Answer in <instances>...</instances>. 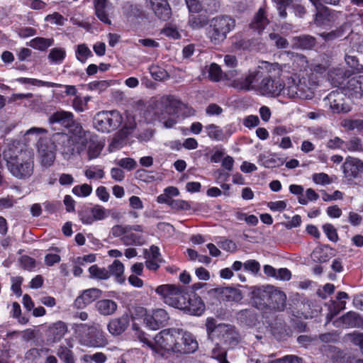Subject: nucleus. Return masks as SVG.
I'll return each instance as SVG.
<instances>
[{
  "instance_id": "1",
  "label": "nucleus",
  "mask_w": 363,
  "mask_h": 363,
  "mask_svg": "<svg viewBox=\"0 0 363 363\" xmlns=\"http://www.w3.org/2000/svg\"><path fill=\"white\" fill-rule=\"evenodd\" d=\"M282 67L277 63L262 61L259 64V81L256 92L267 97H278L286 95V86L280 79Z\"/></svg>"
},
{
  "instance_id": "2",
  "label": "nucleus",
  "mask_w": 363,
  "mask_h": 363,
  "mask_svg": "<svg viewBox=\"0 0 363 363\" xmlns=\"http://www.w3.org/2000/svg\"><path fill=\"white\" fill-rule=\"evenodd\" d=\"M348 71L340 68L334 69L329 74L330 80L335 86H341L345 94L352 99H363V75L348 78Z\"/></svg>"
},
{
  "instance_id": "3",
  "label": "nucleus",
  "mask_w": 363,
  "mask_h": 363,
  "mask_svg": "<svg viewBox=\"0 0 363 363\" xmlns=\"http://www.w3.org/2000/svg\"><path fill=\"white\" fill-rule=\"evenodd\" d=\"M236 26L235 19L229 15H218L210 20L206 36L213 45L221 44Z\"/></svg>"
},
{
  "instance_id": "4",
  "label": "nucleus",
  "mask_w": 363,
  "mask_h": 363,
  "mask_svg": "<svg viewBox=\"0 0 363 363\" xmlns=\"http://www.w3.org/2000/svg\"><path fill=\"white\" fill-rule=\"evenodd\" d=\"M180 107V101L173 96H163L155 103V114L165 128H172L177 123L176 114Z\"/></svg>"
},
{
  "instance_id": "5",
  "label": "nucleus",
  "mask_w": 363,
  "mask_h": 363,
  "mask_svg": "<svg viewBox=\"0 0 363 363\" xmlns=\"http://www.w3.org/2000/svg\"><path fill=\"white\" fill-rule=\"evenodd\" d=\"M7 167L13 177L20 179H27L33 173V157L30 152H21L19 155L7 160Z\"/></svg>"
},
{
  "instance_id": "6",
  "label": "nucleus",
  "mask_w": 363,
  "mask_h": 363,
  "mask_svg": "<svg viewBox=\"0 0 363 363\" xmlns=\"http://www.w3.org/2000/svg\"><path fill=\"white\" fill-rule=\"evenodd\" d=\"M76 332L80 343L89 347H104L108 344L104 333L95 325L87 324H77Z\"/></svg>"
},
{
  "instance_id": "7",
  "label": "nucleus",
  "mask_w": 363,
  "mask_h": 363,
  "mask_svg": "<svg viewBox=\"0 0 363 363\" xmlns=\"http://www.w3.org/2000/svg\"><path fill=\"white\" fill-rule=\"evenodd\" d=\"M155 291L169 306L179 310L185 307L187 294L185 287L176 284H163L157 286Z\"/></svg>"
},
{
  "instance_id": "8",
  "label": "nucleus",
  "mask_w": 363,
  "mask_h": 363,
  "mask_svg": "<svg viewBox=\"0 0 363 363\" xmlns=\"http://www.w3.org/2000/svg\"><path fill=\"white\" fill-rule=\"evenodd\" d=\"M123 121L122 114L118 111H103L95 115L94 125L101 133H110L119 128Z\"/></svg>"
},
{
  "instance_id": "9",
  "label": "nucleus",
  "mask_w": 363,
  "mask_h": 363,
  "mask_svg": "<svg viewBox=\"0 0 363 363\" xmlns=\"http://www.w3.org/2000/svg\"><path fill=\"white\" fill-rule=\"evenodd\" d=\"M55 143L53 134L50 138L41 137L38 142V152L41 164L45 167H50L54 164L57 150Z\"/></svg>"
},
{
  "instance_id": "10",
  "label": "nucleus",
  "mask_w": 363,
  "mask_h": 363,
  "mask_svg": "<svg viewBox=\"0 0 363 363\" xmlns=\"http://www.w3.org/2000/svg\"><path fill=\"white\" fill-rule=\"evenodd\" d=\"M259 75H261V72L259 73V65L255 69L249 70L241 77H235V76L230 80V86L238 91H256Z\"/></svg>"
},
{
  "instance_id": "11",
  "label": "nucleus",
  "mask_w": 363,
  "mask_h": 363,
  "mask_svg": "<svg viewBox=\"0 0 363 363\" xmlns=\"http://www.w3.org/2000/svg\"><path fill=\"white\" fill-rule=\"evenodd\" d=\"M48 121L50 124L57 123L66 128H72L73 134L78 135L79 138L86 136L82 125L75 123L74 115L71 112L65 111H57L49 117Z\"/></svg>"
},
{
  "instance_id": "12",
  "label": "nucleus",
  "mask_w": 363,
  "mask_h": 363,
  "mask_svg": "<svg viewBox=\"0 0 363 363\" xmlns=\"http://www.w3.org/2000/svg\"><path fill=\"white\" fill-rule=\"evenodd\" d=\"M286 89V95L289 98L309 99L313 96V91L307 85L306 79H300L297 77L288 79Z\"/></svg>"
},
{
  "instance_id": "13",
  "label": "nucleus",
  "mask_w": 363,
  "mask_h": 363,
  "mask_svg": "<svg viewBox=\"0 0 363 363\" xmlns=\"http://www.w3.org/2000/svg\"><path fill=\"white\" fill-rule=\"evenodd\" d=\"M177 329L172 328L163 330L157 333L154 338V347L152 349L157 350V348L164 350L165 351L173 352H176V342L177 336Z\"/></svg>"
},
{
  "instance_id": "14",
  "label": "nucleus",
  "mask_w": 363,
  "mask_h": 363,
  "mask_svg": "<svg viewBox=\"0 0 363 363\" xmlns=\"http://www.w3.org/2000/svg\"><path fill=\"white\" fill-rule=\"evenodd\" d=\"M177 334L176 353L191 354L198 349V342L191 333L177 329Z\"/></svg>"
},
{
  "instance_id": "15",
  "label": "nucleus",
  "mask_w": 363,
  "mask_h": 363,
  "mask_svg": "<svg viewBox=\"0 0 363 363\" xmlns=\"http://www.w3.org/2000/svg\"><path fill=\"white\" fill-rule=\"evenodd\" d=\"M320 36L325 42H332L337 40H344L345 41L353 40L354 38H358L357 35H353L351 26L349 23H343L340 27L330 32H323Z\"/></svg>"
},
{
  "instance_id": "16",
  "label": "nucleus",
  "mask_w": 363,
  "mask_h": 363,
  "mask_svg": "<svg viewBox=\"0 0 363 363\" xmlns=\"http://www.w3.org/2000/svg\"><path fill=\"white\" fill-rule=\"evenodd\" d=\"M208 294L220 301L239 302L242 299L241 291L230 286L213 288Z\"/></svg>"
},
{
  "instance_id": "17",
  "label": "nucleus",
  "mask_w": 363,
  "mask_h": 363,
  "mask_svg": "<svg viewBox=\"0 0 363 363\" xmlns=\"http://www.w3.org/2000/svg\"><path fill=\"white\" fill-rule=\"evenodd\" d=\"M272 286L255 287L252 291V304L259 310L269 308Z\"/></svg>"
},
{
  "instance_id": "18",
  "label": "nucleus",
  "mask_w": 363,
  "mask_h": 363,
  "mask_svg": "<svg viewBox=\"0 0 363 363\" xmlns=\"http://www.w3.org/2000/svg\"><path fill=\"white\" fill-rule=\"evenodd\" d=\"M149 9L160 20L166 21L172 16V9L167 0H146Z\"/></svg>"
},
{
  "instance_id": "19",
  "label": "nucleus",
  "mask_w": 363,
  "mask_h": 363,
  "mask_svg": "<svg viewBox=\"0 0 363 363\" xmlns=\"http://www.w3.org/2000/svg\"><path fill=\"white\" fill-rule=\"evenodd\" d=\"M218 332L217 337L229 348L235 347L240 342V335L234 325L225 324Z\"/></svg>"
},
{
  "instance_id": "20",
  "label": "nucleus",
  "mask_w": 363,
  "mask_h": 363,
  "mask_svg": "<svg viewBox=\"0 0 363 363\" xmlns=\"http://www.w3.org/2000/svg\"><path fill=\"white\" fill-rule=\"evenodd\" d=\"M270 23L268 11L265 6L260 7L253 16L249 28L254 33L261 34Z\"/></svg>"
},
{
  "instance_id": "21",
  "label": "nucleus",
  "mask_w": 363,
  "mask_h": 363,
  "mask_svg": "<svg viewBox=\"0 0 363 363\" xmlns=\"http://www.w3.org/2000/svg\"><path fill=\"white\" fill-rule=\"evenodd\" d=\"M169 320L167 311L162 308L155 310L152 314L146 315L144 318V323L152 330H158L164 327Z\"/></svg>"
},
{
  "instance_id": "22",
  "label": "nucleus",
  "mask_w": 363,
  "mask_h": 363,
  "mask_svg": "<svg viewBox=\"0 0 363 363\" xmlns=\"http://www.w3.org/2000/svg\"><path fill=\"white\" fill-rule=\"evenodd\" d=\"M185 307H182L181 310L185 313L193 315H201L205 310V304L201 297L193 295L190 296L187 293L185 300Z\"/></svg>"
},
{
  "instance_id": "23",
  "label": "nucleus",
  "mask_w": 363,
  "mask_h": 363,
  "mask_svg": "<svg viewBox=\"0 0 363 363\" xmlns=\"http://www.w3.org/2000/svg\"><path fill=\"white\" fill-rule=\"evenodd\" d=\"M345 62L346 65L354 72H363V55L362 50H354L352 48L348 50H345Z\"/></svg>"
},
{
  "instance_id": "24",
  "label": "nucleus",
  "mask_w": 363,
  "mask_h": 363,
  "mask_svg": "<svg viewBox=\"0 0 363 363\" xmlns=\"http://www.w3.org/2000/svg\"><path fill=\"white\" fill-rule=\"evenodd\" d=\"M75 136H69L67 134L64 133H53V140L56 142H61L63 143V154L68 155H73L75 153L80 154L79 150H76L75 144L76 135Z\"/></svg>"
},
{
  "instance_id": "25",
  "label": "nucleus",
  "mask_w": 363,
  "mask_h": 363,
  "mask_svg": "<svg viewBox=\"0 0 363 363\" xmlns=\"http://www.w3.org/2000/svg\"><path fill=\"white\" fill-rule=\"evenodd\" d=\"M342 168L345 177L351 180L363 172V162L359 159L349 157L344 162Z\"/></svg>"
},
{
  "instance_id": "26",
  "label": "nucleus",
  "mask_w": 363,
  "mask_h": 363,
  "mask_svg": "<svg viewBox=\"0 0 363 363\" xmlns=\"http://www.w3.org/2000/svg\"><path fill=\"white\" fill-rule=\"evenodd\" d=\"M101 291L96 288H91L84 290L74 301V306L77 308H82L90 304L100 297Z\"/></svg>"
},
{
  "instance_id": "27",
  "label": "nucleus",
  "mask_w": 363,
  "mask_h": 363,
  "mask_svg": "<svg viewBox=\"0 0 363 363\" xmlns=\"http://www.w3.org/2000/svg\"><path fill=\"white\" fill-rule=\"evenodd\" d=\"M270 293L269 306V308L282 311L286 307V294L272 286Z\"/></svg>"
},
{
  "instance_id": "28",
  "label": "nucleus",
  "mask_w": 363,
  "mask_h": 363,
  "mask_svg": "<svg viewBox=\"0 0 363 363\" xmlns=\"http://www.w3.org/2000/svg\"><path fill=\"white\" fill-rule=\"evenodd\" d=\"M335 323L337 326L342 325L345 328H358L363 325V319L358 313L350 311L337 320Z\"/></svg>"
},
{
  "instance_id": "29",
  "label": "nucleus",
  "mask_w": 363,
  "mask_h": 363,
  "mask_svg": "<svg viewBox=\"0 0 363 363\" xmlns=\"http://www.w3.org/2000/svg\"><path fill=\"white\" fill-rule=\"evenodd\" d=\"M128 325V315H123L121 317L111 319L108 323L107 328L111 335L117 336L122 334L126 330Z\"/></svg>"
},
{
  "instance_id": "30",
  "label": "nucleus",
  "mask_w": 363,
  "mask_h": 363,
  "mask_svg": "<svg viewBox=\"0 0 363 363\" xmlns=\"http://www.w3.org/2000/svg\"><path fill=\"white\" fill-rule=\"evenodd\" d=\"M121 241L126 246H141L145 243L146 238L143 235V230L141 232L129 230L125 236L121 238Z\"/></svg>"
},
{
  "instance_id": "31",
  "label": "nucleus",
  "mask_w": 363,
  "mask_h": 363,
  "mask_svg": "<svg viewBox=\"0 0 363 363\" xmlns=\"http://www.w3.org/2000/svg\"><path fill=\"white\" fill-rule=\"evenodd\" d=\"M236 75V70H232L228 72L223 73L220 67L216 63H212L208 69V77L213 82H219L221 79L230 80Z\"/></svg>"
},
{
  "instance_id": "32",
  "label": "nucleus",
  "mask_w": 363,
  "mask_h": 363,
  "mask_svg": "<svg viewBox=\"0 0 363 363\" xmlns=\"http://www.w3.org/2000/svg\"><path fill=\"white\" fill-rule=\"evenodd\" d=\"M292 48L300 50H311L316 45V39L310 35H301L293 37Z\"/></svg>"
},
{
  "instance_id": "33",
  "label": "nucleus",
  "mask_w": 363,
  "mask_h": 363,
  "mask_svg": "<svg viewBox=\"0 0 363 363\" xmlns=\"http://www.w3.org/2000/svg\"><path fill=\"white\" fill-rule=\"evenodd\" d=\"M315 10L314 23L316 26H323L332 21L333 16L330 9L320 5Z\"/></svg>"
},
{
  "instance_id": "34",
  "label": "nucleus",
  "mask_w": 363,
  "mask_h": 363,
  "mask_svg": "<svg viewBox=\"0 0 363 363\" xmlns=\"http://www.w3.org/2000/svg\"><path fill=\"white\" fill-rule=\"evenodd\" d=\"M210 24V20L205 13H190L188 18V25L193 30H200Z\"/></svg>"
},
{
  "instance_id": "35",
  "label": "nucleus",
  "mask_w": 363,
  "mask_h": 363,
  "mask_svg": "<svg viewBox=\"0 0 363 363\" xmlns=\"http://www.w3.org/2000/svg\"><path fill=\"white\" fill-rule=\"evenodd\" d=\"M95 307L101 315L107 316L113 315L116 311L118 305L111 299H101L96 303Z\"/></svg>"
},
{
  "instance_id": "36",
  "label": "nucleus",
  "mask_w": 363,
  "mask_h": 363,
  "mask_svg": "<svg viewBox=\"0 0 363 363\" xmlns=\"http://www.w3.org/2000/svg\"><path fill=\"white\" fill-rule=\"evenodd\" d=\"M330 106L334 113L348 112L349 108L342 103V95L338 91H332L328 96Z\"/></svg>"
},
{
  "instance_id": "37",
  "label": "nucleus",
  "mask_w": 363,
  "mask_h": 363,
  "mask_svg": "<svg viewBox=\"0 0 363 363\" xmlns=\"http://www.w3.org/2000/svg\"><path fill=\"white\" fill-rule=\"evenodd\" d=\"M107 269L110 273V277L111 275L115 277L116 281L119 283L124 281V265L121 261L118 259L114 260L113 262L108 267Z\"/></svg>"
},
{
  "instance_id": "38",
  "label": "nucleus",
  "mask_w": 363,
  "mask_h": 363,
  "mask_svg": "<svg viewBox=\"0 0 363 363\" xmlns=\"http://www.w3.org/2000/svg\"><path fill=\"white\" fill-rule=\"evenodd\" d=\"M53 44L54 40L52 38H45L42 37H36L28 43L30 47L40 51H45Z\"/></svg>"
},
{
  "instance_id": "39",
  "label": "nucleus",
  "mask_w": 363,
  "mask_h": 363,
  "mask_svg": "<svg viewBox=\"0 0 363 363\" xmlns=\"http://www.w3.org/2000/svg\"><path fill=\"white\" fill-rule=\"evenodd\" d=\"M134 230L136 232H141L143 230V226L140 225H116L111 228V234L114 238L125 236L127 230Z\"/></svg>"
},
{
  "instance_id": "40",
  "label": "nucleus",
  "mask_w": 363,
  "mask_h": 363,
  "mask_svg": "<svg viewBox=\"0 0 363 363\" xmlns=\"http://www.w3.org/2000/svg\"><path fill=\"white\" fill-rule=\"evenodd\" d=\"M90 278L98 280H107L110 278V273L104 267H99L97 264L91 265L89 268Z\"/></svg>"
},
{
  "instance_id": "41",
  "label": "nucleus",
  "mask_w": 363,
  "mask_h": 363,
  "mask_svg": "<svg viewBox=\"0 0 363 363\" xmlns=\"http://www.w3.org/2000/svg\"><path fill=\"white\" fill-rule=\"evenodd\" d=\"M66 57V51L62 48H54L50 50L48 58L52 64L60 65L62 63Z\"/></svg>"
},
{
  "instance_id": "42",
  "label": "nucleus",
  "mask_w": 363,
  "mask_h": 363,
  "mask_svg": "<svg viewBox=\"0 0 363 363\" xmlns=\"http://www.w3.org/2000/svg\"><path fill=\"white\" fill-rule=\"evenodd\" d=\"M50 330L53 335L54 341H59L67 333V326L64 322L58 321L52 324Z\"/></svg>"
},
{
  "instance_id": "43",
  "label": "nucleus",
  "mask_w": 363,
  "mask_h": 363,
  "mask_svg": "<svg viewBox=\"0 0 363 363\" xmlns=\"http://www.w3.org/2000/svg\"><path fill=\"white\" fill-rule=\"evenodd\" d=\"M225 323L216 324V320L214 318H208L206 322V332L209 337L218 336V331H220L224 327Z\"/></svg>"
},
{
  "instance_id": "44",
  "label": "nucleus",
  "mask_w": 363,
  "mask_h": 363,
  "mask_svg": "<svg viewBox=\"0 0 363 363\" xmlns=\"http://www.w3.org/2000/svg\"><path fill=\"white\" fill-rule=\"evenodd\" d=\"M104 145L99 142L90 139L88 145V157L89 160L96 158L99 156Z\"/></svg>"
},
{
  "instance_id": "45",
  "label": "nucleus",
  "mask_w": 363,
  "mask_h": 363,
  "mask_svg": "<svg viewBox=\"0 0 363 363\" xmlns=\"http://www.w3.org/2000/svg\"><path fill=\"white\" fill-rule=\"evenodd\" d=\"M91 218L93 219V223L96 220H102L108 216L107 211L104 207L100 205H95L93 207H89Z\"/></svg>"
},
{
  "instance_id": "46",
  "label": "nucleus",
  "mask_w": 363,
  "mask_h": 363,
  "mask_svg": "<svg viewBox=\"0 0 363 363\" xmlns=\"http://www.w3.org/2000/svg\"><path fill=\"white\" fill-rule=\"evenodd\" d=\"M57 355L65 363H75L72 351L65 346L58 347Z\"/></svg>"
},
{
  "instance_id": "47",
  "label": "nucleus",
  "mask_w": 363,
  "mask_h": 363,
  "mask_svg": "<svg viewBox=\"0 0 363 363\" xmlns=\"http://www.w3.org/2000/svg\"><path fill=\"white\" fill-rule=\"evenodd\" d=\"M93 56L91 50L86 44L78 45L76 50L77 59L82 63H84L89 57Z\"/></svg>"
},
{
  "instance_id": "48",
  "label": "nucleus",
  "mask_w": 363,
  "mask_h": 363,
  "mask_svg": "<svg viewBox=\"0 0 363 363\" xmlns=\"http://www.w3.org/2000/svg\"><path fill=\"white\" fill-rule=\"evenodd\" d=\"M207 135L209 138L216 140H220L223 136V132L218 126L210 124L206 126Z\"/></svg>"
},
{
  "instance_id": "49",
  "label": "nucleus",
  "mask_w": 363,
  "mask_h": 363,
  "mask_svg": "<svg viewBox=\"0 0 363 363\" xmlns=\"http://www.w3.org/2000/svg\"><path fill=\"white\" fill-rule=\"evenodd\" d=\"M284 160L277 157L276 155H271L270 157L264 158L263 165L266 168H274L280 167L284 163Z\"/></svg>"
},
{
  "instance_id": "50",
  "label": "nucleus",
  "mask_w": 363,
  "mask_h": 363,
  "mask_svg": "<svg viewBox=\"0 0 363 363\" xmlns=\"http://www.w3.org/2000/svg\"><path fill=\"white\" fill-rule=\"evenodd\" d=\"M45 21L50 22L52 24H55L59 26L65 25L67 19L58 12H54L51 14H48L45 17Z\"/></svg>"
},
{
  "instance_id": "51",
  "label": "nucleus",
  "mask_w": 363,
  "mask_h": 363,
  "mask_svg": "<svg viewBox=\"0 0 363 363\" xmlns=\"http://www.w3.org/2000/svg\"><path fill=\"white\" fill-rule=\"evenodd\" d=\"M50 351V349L42 347V348H32L26 353V358L28 359H35L44 355H47Z\"/></svg>"
},
{
  "instance_id": "52",
  "label": "nucleus",
  "mask_w": 363,
  "mask_h": 363,
  "mask_svg": "<svg viewBox=\"0 0 363 363\" xmlns=\"http://www.w3.org/2000/svg\"><path fill=\"white\" fill-rule=\"evenodd\" d=\"M82 359L86 363H91V362H94L96 363H104L107 359L106 354L100 352L94 354H84Z\"/></svg>"
},
{
  "instance_id": "53",
  "label": "nucleus",
  "mask_w": 363,
  "mask_h": 363,
  "mask_svg": "<svg viewBox=\"0 0 363 363\" xmlns=\"http://www.w3.org/2000/svg\"><path fill=\"white\" fill-rule=\"evenodd\" d=\"M106 6H95V15L104 23L107 25L111 24V21L109 18L108 13L106 10Z\"/></svg>"
},
{
  "instance_id": "54",
  "label": "nucleus",
  "mask_w": 363,
  "mask_h": 363,
  "mask_svg": "<svg viewBox=\"0 0 363 363\" xmlns=\"http://www.w3.org/2000/svg\"><path fill=\"white\" fill-rule=\"evenodd\" d=\"M91 191L92 187L87 184L77 185L72 189V193L77 196H88Z\"/></svg>"
},
{
  "instance_id": "55",
  "label": "nucleus",
  "mask_w": 363,
  "mask_h": 363,
  "mask_svg": "<svg viewBox=\"0 0 363 363\" xmlns=\"http://www.w3.org/2000/svg\"><path fill=\"white\" fill-rule=\"evenodd\" d=\"M111 84V81L101 80L94 81L88 84L89 89L91 91H103Z\"/></svg>"
},
{
  "instance_id": "56",
  "label": "nucleus",
  "mask_w": 363,
  "mask_h": 363,
  "mask_svg": "<svg viewBox=\"0 0 363 363\" xmlns=\"http://www.w3.org/2000/svg\"><path fill=\"white\" fill-rule=\"evenodd\" d=\"M275 2L279 16L282 18H286V8L292 4V0H275Z\"/></svg>"
},
{
  "instance_id": "57",
  "label": "nucleus",
  "mask_w": 363,
  "mask_h": 363,
  "mask_svg": "<svg viewBox=\"0 0 363 363\" xmlns=\"http://www.w3.org/2000/svg\"><path fill=\"white\" fill-rule=\"evenodd\" d=\"M211 354L212 357L216 359L219 362V363H230L226 359V351L224 349L220 347L219 346H216L212 350Z\"/></svg>"
},
{
  "instance_id": "58",
  "label": "nucleus",
  "mask_w": 363,
  "mask_h": 363,
  "mask_svg": "<svg viewBox=\"0 0 363 363\" xmlns=\"http://www.w3.org/2000/svg\"><path fill=\"white\" fill-rule=\"evenodd\" d=\"M169 206L177 211H187L191 208L189 202L181 199H173L170 201Z\"/></svg>"
},
{
  "instance_id": "59",
  "label": "nucleus",
  "mask_w": 363,
  "mask_h": 363,
  "mask_svg": "<svg viewBox=\"0 0 363 363\" xmlns=\"http://www.w3.org/2000/svg\"><path fill=\"white\" fill-rule=\"evenodd\" d=\"M162 34L165 36L172 38V39H179L181 37L179 32L178 31L177 27L168 24L161 31Z\"/></svg>"
},
{
  "instance_id": "60",
  "label": "nucleus",
  "mask_w": 363,
  "mask_h": 363,
  "mask_svg": "<svg viewBox=\"0 0 363 363\" xmlns=\"http://www.w3.org/2000/svg\"><path fill=\"white\" fill-rule=\"evenodd\" d=\"M269 38L275 42V45L279 49L286 48L289 45L287 40L278 33H271L269 35Z\"/></svg>"
},
{
  "instance_id": "61",
  "label": "nucleus",
  "mask_w": 363,
  "mask_h": 363,
  "mask_svg": "<svg viewBox=\"0 0 363 363\" xmlns=\"http://www.w3.org/2000/svg\"><path fill=\"white\" fill-rule=\"evenodd\" d=\"M334 363H355L357 360L354 357L347 355L343 352L338 351L337 354L333 357Z\"/></svg>"
},
{
  "instance_id": "62",
  "label": "nucleus",
  "mask_w": 363,
  "mask_h": 363,
  "mask_svg": "<svg viewBox=\"0 0 363 363\" xmlns=\"http://www.w3.org/2000/svg\"><path fill=\"white\" fill-rule=\"evenodd\" d=\"M323 229L325 235H327L328 238L333 241V242H337L338 240V235L337 233L336 229L335 227L330 223H326L323 225Z\"/></svg>"
},
{
  "instance_id": "63",
  "label": "nucleus",
  "mask_w": 363,
  "mask_h": 363,
  "mask_svg": "<svg viewBox=\"0 0 363 363\" xmlns=\"http://www.w3.org/2000/svg\"><path fill=\"white\" fill-rule=\"evenodd\" d=\"M237 318L240 321L247 323H250L255 320V315L252 311L245 309V310L239 311L237 313Z\"/></svg>"
},
{
  "instance_id": "64",
  "label": "nucleus",
  "mask_w": 363,
  "mask_h": 363,
  "mask_svg": "<svg viewBox=\"0 0 363 363\" xmlns=\"http://www.w3.org/2000/svg\"><path fill=\"white\" fill-rule=\"evenodd\" d=\"M272 363H303V359L296 355L288 354L273 360Z\"/></svg>"
}]
</instances>
